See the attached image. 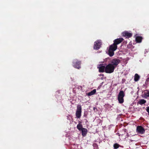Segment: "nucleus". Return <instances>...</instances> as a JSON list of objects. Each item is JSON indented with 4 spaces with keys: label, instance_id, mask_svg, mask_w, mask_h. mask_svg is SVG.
Returning a JSON list of instances; mask_svg holds the SVG:
<instances>
[{
    "label": "nucleus",
    "instance_id": "12",
    "mask_svg": "<svg viewBox=\"0 0 149 149\" xmlns=\"http://www.w3.org/2000/svg\"><path fill=\"white\" fill-rule=\"evenodd\" d=\"M125 96V94L123 91H120L118 94V97H124Z\"/></svg>",
    "mask_w": 149,
    "mask_h": 149
},
{
    "label": "nucleus",
    "instance_id": "9",
    "mask_svg": "<svg viewBox=\"0 0 149 149\" xmlns=\"http://www.w3.org/2000/svg\"><path fill=\"white\" fill-rule=\"evenodd\" d=\"M122 35L123 36L126 37L127 38H129L131 37L132 36V33L129 32L127 31H125L122 33Z\"/></svg>",
    "mask_w": 149,
    "mask_h": 149
},
{
    "label": "nucleus",
    "instance_id": "5",
    "mask_svg": "<svg viewBox=\"0 0 149 149\" xmlns=\"http://www.w3.org/2000/svg\"><path fill=\"white\" fill-rule=\"evenodd\" d=\"M120 62V60L119 59L115 58L111 61L110 64H111L115 68Z\"/></svg>",
    "mask_w": 149,
    "mask_h": 149
},
{
    "label": "nucleus",
    "instance_id": "3",
    "mask_svg": "<svg viewBox=\"0 0 149 149\" xmlns=\"http://www.w3.org/2000/svg\"><path fill=\"white\" fill-rule=\"evenodd\" d=\"M81 106L80 105H78L77 106V109L75 113L76 117L77 118H79L81 117Z\"/></svg>",
    "mask_w": 149,
    "mask_h": 149
},
{
    "label": "nucleus",
    "instance_id": "15",
    "mask_svg": "<svg viewBox=\"0 0 149 149\" xmlns=\"http://www.w3.org/2000/svg\"><path fill=\"white\" fill-rule=\"evenodd\" d=\"M142 38L141 36H137L136 38V42L140 43L141 42Z\"/></svg>",
    "mask_w": 149,
    "mask_h": 149
},
{
    "label": "nucleus",
    "instance_id": "4",
    "mask_svg": "<svg viewBox=\"0 0 149 149\" xmlns=\"http://www.w3.org/2000/svg\"><path fill=\"white\" fill-rule=\"evenodd\" d=\"M81 62L77 59L74 60L73 62V66L75 68L79 69L81 68Z\"/></svg>",
    "mask_w": 149,
    "mask_h": 149
},
{
    "label": "nucleus",
    "instance_id": "17",
    "mask_svg": "<svg viewBox=\"0 0 149 149\" xmlns=\"http://www.w3.org/2000/svg\"><path fill=\"white\" fill-rule=\"evenodd\" d=\"M140 78L139 76L137 74H136L134 75V80L137 81H138Z\"/></svg>",
    "mask_w": 149,
    "mask_h": 149
},
{
    "label": "nucleus",
    "instance_id": "13",
    "mask_svg": "<svg viewBox=\"0 0 149 149\" xmlns=\"http://www.w3.org/2000/svg\"><path fill=\"white\" fill-rule=\"evenodd\" d=\"M81 122L79 121V124H78L77 125V129L80 131H81L82 128H84L82 127V125L81 124Z\"/></svg>",
    "mask_w": 149,
    "mask_h": 149
},
{
    "label": "nucleus",
    "instance_id": "14",
    "mask_svg": "<svg viewBox=\"0 0 149 149\" xmlns=\"http://www.w3.org/2000/svg\"><path fill=\"white\" fill-rule=\"evenodd\" d=\"M96 92V90L94 89L91 92L88 93L87 95L88 96H91L94 94Z\"/></svg>",
    "mask_w": 149,
    "mask_h": 149
},
{
    "label": "nucleus",
    "instance_id": "18",
    "mask_svg": "<svg viewBox=\"0 0 149 149\" xmlns=\"http://www.w3.org/2000/svg\"><path fill=\"white\" fill-rule=\"evenodd\" d=\"M118 100L119 103L120 104L123 103L124 102L123 97H118Z\"/></svg>",
    "mask_w": 149,
    "mask_h": 149
},
{
    "label": "nucleus",
    "instance_id": "21",
    "mask_svg": "<svg viewBox=\"0 0 149 149\" xmlns=\"http://www.w3.org/2000/svg\"><path fill=\"white\" fill-rule=\"evenodd\" d=\"M146 111L148 112V115H149V107H146Z\"/></svg>",
    "mask_w": 149,
    "mask_h": 149
},
{
    "label": "nucleus",
    "instance_id": "2",
    "mask_svg": "<svg viewBox=\"0 0 149 149\" xmlns=\"http://www.w3.org/2000/svg\"><path fill=\"white\" fill-rule=\"evenodd\" d=\"M115 68L111 64L109 63L105 67V72L107 73H111L113 72Z\"/></svg>",
    "mask_w": 149,
    "mask_h": 149
},
{
    "label": "nucleus",
    "instance_id": "20",
    "mask_svg": "<svg viewBox=\"0 0 149 149\" xmlns=\"http://www.w3.org/2000/svg\"><path fill=\"white\" fill-rule=\"evenodd\" d=\"M144 95L145 97H149V91L147 93H144Z\"/></svg>",
    "mask_w": 149,
    "mask_h": 149
},
{
    "label": "nucleus",
    "instance_id": "19",
    "mask_svg": "<svg viewBox=\"0 0 149 149\" xmlns=\"http://www.w3.org/2000/svg\"><path fill=\"white\" fill-rule=\"evenodd\" d=\"M120 146V145L117 143H115L113 146L114 149L118 148Z\"/></svg>",
    "mask_w": 149,
    "mask_h": 149
},
{
    "label": "nucleus",
    "instance_id": "10",
    "mask_svg": "<svg viewBox=\"0 0 149 149\" xmlns=\"http://www.w3.org/2000/svg\"><path fill=\"white\" fill-rule=\"evenodd\" d=\"M81 134L82 136L83 137H85L86 136L87 132L88 130H87L85 128H82V130H81Z\"/></svg>",
    "mask_w": 149,
    "mask_h": 149
},
{
    "label": "nucleus",
    "instance_id": "7",
    "mask_svg": "<svg viewBox=\"0 0 149 149\" xmlns=\"http://www.w3.org/2000/svg\"><path fill=\"white\" fill-rule=\"evenodd\" d=\"M136 131L138 133L143 134L145 132V129L141 126H138L136 127Z\"/></svg>",
    "mask_w": 149,
    "mask_h": 149
},
{
    "label": "nucleus",
    "instance_id": "8",
    "mask_svg": "<svg viewBox=\"0 0 149 149\" xmlns=\"http://www.w3.org/2000/svg\"><path fill=\"white\" fill-rule=\"evenodd\" d=\"M124 39L122 38H119L115 39L113 40V44L116 45L121 43L123 40Z\"/></svg>",
    "mask_w": 149,
    "mask_h": 149
},
{
    "label": "nucleus",
    "instance_id": "11",
    "mask_svg": "<svg viewBox=\"0 0 149 149\" xmlns=\"http://www.w3.org/2000/svg\"><path fill=\"white\" fill-rule=\"evenodd\" d=\"M105 67L104 66L101 65L98 67L99 70L100 72H103L105 71Z\"/></svg>",
    "mask_w": 149,
    "mask_h": 149
},
{
    "label": "nucleus",
    "instance_id": "6",
    "mask_svg": "<svg viewBox=\"0 0 149 149\" xmlns=\"http://www.w3.org/2000/svg\"><path fill=\"white\" fill-rule=\"evenodd\" d=\"M102 43L100 40H97L94 42L93 48L95 49L98 50L101 47Z\"/></svg>",
    "mask_w": 149,
    "mask_h": 149
},
{
    "label": "nucleus",
    "instance_id": "1",
    "mask_svg": "<svg viewBox=\"0 0 149 149\" xmlns=\"http://www.w3.org/2000/svg\"><path fill=\"white\" fill-rule=\"evenodd\" d=\"M117 48V46L113 43L110 45L108 50V54L110 56H113L114 54V51Z\"/></svg>",
    "mask_w": 149,
    "mask_h": 149
},
{
    "label": "nucleus",
    "instance_id": "16",
    "mask_svg": "<svg viewBox=\"0 0 149 149\" xmlns=\"http://www.w3.org/2000/svg\"><path fill=\"white\" fill-rule=\"evenodd\" d=\"M146 102V101L144 99H141L139 100L137 102L138 104H139L140 105H142L144 104Z\"/></svg>",
    "mask_w": 149,
    "mask_h": 149
}]
</instances>
